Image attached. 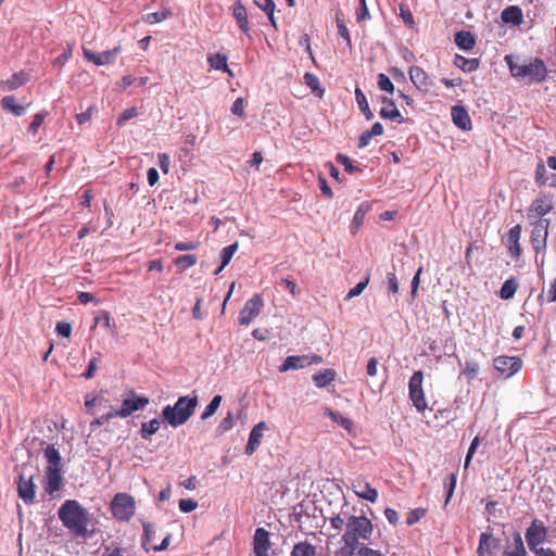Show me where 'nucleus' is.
<instances>
[{"label": "nucleus", "instance_id": "1", "mask_svg": "<svg viewBox=\"0 0 556 556\" xmlns=\"http://www.w3.org/2000/svg\"><path fill=\"white\" fill-rule=\"evenodd\" d=\"M374 533V526L366 516L351 515L346 519L345 532L342 535L343 546L337 552L339 556H353L364 546L362 542H369Z\"/></svg>", "mask_w": 556, "mask_h": 556}, {"label": "nucleus", "instance_id": "2", "mask_svg": "<svg viewBox=\"0 0 556 556\" xmlns=\"http://www.w3.org/2000/svg\"><path fill=\"white\" fill-rule=\"evenodd\" d=\"M505 62L513 77L525 80L527 84H542L548 77L545 62L540 58H521L506 55Z\"/></svg>", "mask_w": 556, "mask_h": 556}, {"label": "nucleus", "instance_id": "3", "mask_svg": "<svg viewBox=\"0 0 556 556\" xmlns=\"http://www.w3.org/2000/svg\"><path fill=\"white\" fill-rule=\"evenodd\" d=\"M63 526L74 535L80 538H90L94 530H89L91 521L89 511L75 500H66L58 511Z\"/></svg>", "mask_w": 556, "mask_h": 556}, {"label": "nucleus", "instance_id": "4", "mask_svg": "<svg viewBox=\"0 0 556 556\" xmlns=\"http://www.w3.org/2000/svg\"><path fill=\"white\" fill-rule=\"evenodd\" d=\"M198 395L180 396L174 405H166L163 408V419L172 427L177 428L186 424L193 415L198 406Z\"/></svg>", "mask_w": 556, "mask_h": 556}, {"label": "nucleus", "instance_id": "5", "mask_svg": "<svg viewBox=\"0 0 556 556\" xmlns=\"http://www.w3.org/2000/svg\"><path fill=\"white\" fill-rule=\"evenodd\" d=\"M112 515L119 521H129L136 511L135 498L127 493H117L111 502Z\"/></svg>", "mask_w": 556, "mask_h": 556}, {"label": "nucleus", "instance_id": "6", "mask_svg": "<svg viewBox=\"0 0 556 556\" xmlns=\"http://www.w3.org/2000/svg\"><path fill=\"white\" fill-rule=\"evenodd\" d=\"M548 529L545 523L534 518L527 528L525 538L529 549L534 554L542 547L541 545L547 541Z\"/></svg>", "mask_w": 556, "mask_h": 556}, {"label": "nucleus", "instance_id": "7", "mask_svg": "<svg viewBox=\"0 0 556 556\" xmlns=\"http://www.w3.org/2000/svg\"><path fill=\"white\" fill-rule=\"evenodd\" d=\"M422 381L424 374L421 370H417L413 374L408 382L409 399L419 413H422L428 406L422 389Z\"/></svg>", "mask_w": 556, "mask_h": 556}, {"label": "nucleus", "instance_id": "8", "mask_svg": "<svg viewBox=\"0 0 556 556\" xmlns=\"http://www.w3.org/2000/svg\"><path fill=\"white\" fill-rule=\"evenodd\" d=\"M530 224L533 227L530 236L532 248L536 254L544 253L547 245L549 220H532Z\"/></svg>", "mask_w": 556, "mask_h": 556}, {"label": "nucleus", "instance_id": "9", "mask_svg": "<svg viewBox=\"0 0 556 556\" xmlns=\"http://www.w3.org/2000/svg\"><path fill=\"white\" fill-rule=\"evenodd\" d=\"M149 397L138 395L134 390H128L123 395V404L119 408V417L126 418L139 409H143L149 404Z\"/></svg>", "mask_w": 556, "mask_h": 556}, {"label": "nucleus", "instance_id": "10", "mask_svg": "<svg viewBox=\"0 0 556 556\" xmlns=\"http://www.w3.org/2000/svg\"><path fill=\"white\" fill-rule=\"evenodd\" d=\"M122 47L116 46L111 50L102 51L100 53H96L87 48L83 47V55L88 61L93 63L97 66L109 65L114 63L116 58L121 54Z\"/></svg>", "mask_w": 556, "mask_h": 556}, {"label": "nucleus", "instance_id": "11", "mask_svg": "<svg viewBox=\"0 0 556 556\" xmlns=\"http://www.w3.org/2000/svg\"><path fill=\"white\" fill-rule=\"evenodd\" d=\"M323 362V357L317 354L313 355H292L288 356L283 364L279 367L280 372H286L288 370L300 369L307 367L313 364H320Z\"/></svg>", "mask_w": 556, "mask_h": 556}, {"label": "nucleus", "instance_id": "12", "mask_svg": "<svg viewBox=\"0 0 556 556\" xmlns=\"http://www.w3.org/2000/svg\"><path fill=\"white\" fill-rule=\"evenodd\" d=\"M494 368L506 378L511 377L522 367V361L517 356L501 355L494 358Z\"/></svg>", "mask_w": 556, "mask_h": 556}, {"label": "nucleus", "instance_id": "13", "mask_svg": "<svg viewBox=\"0 0 556 556\" xmlns=\"http://www.w3.org/2000/svg\"><path fill=\"white\" fill-rule=\"evenodd\" d=\"M263 306V299L260 294H254L248 300L240 312L239 324L242 326L249 325L258 314Z\"/></svg>", "mask_w": 556, "mask_h": 556}, {"label": "nucleus", "instance_id": "14", "mask_svg": "<svg viewBox=\"0 0 556 556\" xmlns=\"http://www.w3.org/2000/svg\"><path fill=\"white\" fill-rule=\"evenodd\" d=\"M553 210V201L552 198L544 194L538 197L533 200L529 211H528V219L532 220H543V216L548 214Z\"/></svg>", "mask_w": 556, "mask_h": 556}, {"label": "nucleus", "instance_id": "15", "mask_svg": "<svg viewBox=\"0 0 556 556\" xmlns=\"http://www.w3.org/2000/svg\"><path fill=\"white\" fill-rule=\"evenodd\" d=\"M408 74L413 85L420 92L427 94L432 90L434 83L424 68L419 66H410Z\"/></svg>", "mask_w": 556, "mask_h": 556}, {"label": "nucleus", "instance_id": "16", "mask_svg": "<svg viewBox=\"0 0 556 556\" xmlns=\"http://www.w3.org/2000/svg\"><path fill=\"white\" fill-rule=\"evenodd\" d=\"M351 488L359 498L366 500L370 503H376L378 500V491L361 476L352 480Z\"/></svg>", "mask_w": 556, "mask_h": 556}, {"label": "nucleus", "instance_id": "17", "mask_svg": "<svg viewBox=\"0 0 556 556\" xmlns=\"http://www.w3.org/2000/svg\"><path fill=\"white\" fill-rule=\"evenodd\" d=\"M35 489L34 476H26L24 472H21L17 480V493L25 504L34 503L36 497Z\"/></svg>", "mask_w": 556, "mask_h": 556}, {"label": "nucleus", "instance_id": "18", "mask_svg": "<svg viewBox=\"0 0 556 556\" xmlns=\"http://www.w3.org/2000/svg\"><path fill=\"white\" fill-rule=\"evenodd\" d=\"M500 539L493 536L492 529L489 527L479 536L476 556H493L494 552L500 547Z\"/></svg>", "mask_w": 556, "mask_h": 556}, {"label": "nucleus", "instance_id": "19", "mask_svg": "<svg viewBox=\"0 0 556 556\" xmlns=\"http://www.w3.org/2000/svg\"><path fill=\"white\" fill-rule=\"evenodd\" d=\"M267 429L268 427L265 421H260L252 428L249 434L248 444L245 445L247 455H253L254 452L258 448L263 439L264 431Z\"/></svg>", "mask_w": 556, "mask_h": 556}, {"label": "nucleus", "instance_id": "20", "mask_svg": "<svg viewBox=\"0 0 556 556\" xmlns=\"http://www.w3.org/2000/svg\"><path fill=\"white\" fill-rule=\"evenodd\" d=\"M255 556H268L270 548L269 532L264 528H257L253 538Z\"/></svg>", "mask_w": 556, "mask_h": 556}, {"label": "nucleus", "instance_id": "21", "mask_svg": "<svg viewBox=\"0 0 556 556\" xmlns=\"http://www.w3.org/2000/svg\"><path fill=\"white\" fill-rule=\"evenodd\" d=\"M62 485V468L47 467L46 470V492L53 494Z\"/></svg>", "mask_w": 556, "mask_h": 556}, {"label": "nucleus", "instance_id": "22", "mask_svg": "<svg viewBox=\"0 0 556 556\" xmlns=\"http://www.w3.org/2000/svg\"><path fill=\"white\" fill-rule=\"evenodd\" d=\"M521 237V226L516 225L511 227L507 233V241H508V252L511 257L518 258L521 254V247L519 244V240Z\"/></svg>", "mask_w": 556, "mask_h": 556}, {"label": "nucleus", "instance_id": "23", "mask_svg": "<svg viewBox=\"0 0 556 556\" xmlns=\"http://www.w3.org/2000/svg\"><path fill=\"white\" fill-rule=\"evenodd\" d=\"M452 119L453 123L463 130H468L471 128V119L464 106L454 105L452 108Z\"/></svg>", "mask_w": 556, "mask_h": 556}, {"label": "nucleus", "instance_id": "24", "mask_svg": "<svg viewBox=\"0 0 556 556\" xmlns=\"http://www.w3.org/2000/svg\"><path fill=\"white\" fill-rule=\"evenodd\" d=\"M501 18L506 24L519 26L523 23V13L518 5H509L502 11Z\"/></svg>", "mask_w": 556, "mask_h": 556}, {"label": "nucleus", "instance_id": "25", "mask_svg": "<svg viewBox=\"0 0 556 556\" xmlns=\"http://www.w3.org/2000/svg\"><path fill=\"white\" fill-rule=\"evenodd\" d=\"M382 103L391 106V109H389V108H381L379 114H380V116L382 118L391 119V121L397 122L400 124L404 122L403 115L395 108L394 101L392 99H389V98L384 97V98H382Z\"/></svg>", "mask_w": 556, "mask_h": 556}, {"label": "nucleus", "instance_id": "26", "mask_svg": "<svg viewBox=\"0 0 556 556\" xmlns=\"http://www.w3.org/2000/svg\"><path fill=\"white\" fill-rule=\"evenodd\" d=\"M232 15L237 20L239 28L247 34L250 29L249 27V18H248V12L244 5L237 1L232 5Z\"/></svg>", "mask_w": 556, "mask_h": 556}, {"label": "nucleus", "instance_id": "27", "mask_svg": "<svg viewBox=\"0 0 556 556\" xmlns=\"http://www.w3.org/2000/svg\"><path fill=\"white\" fill-rule=\"evenodd\" d=\"M527 549L525 547L522 538L520 533H516L514 535V543L513 545H508L503 551L502 556H527Z\"/></svg>", "mask_w": 556, "mask_h": 556}, {"label": "nucleus", "instance_id": "28", "mask_svg": "<svg viewBox=\"0 0 556 556\" xmlns=\"http://www.w3.org/2000/svg\"><path fill=\"white\" fill-rule=\"evenodd\" d=\"M207 62L210 66L217 71H223L227 73L229 76H233L232 71L228 67L227 56L222 53H213L208 54Z\"/></svg>", "mask_w": 556, "mask_h": 556}, {"label": "nucleus", "instance_id": "29", "mask_svg": "<svg viewBox=\"0 0 556 556\" xmlns=\"http://www.w3.org/2000/svg\"><path fill=\"white\" fill-rule=\"evenodd\" d=\"M29 80V75L24 71L14 73L10 78L5 81H2L1 85L8 90H14L18 87L25 85Z\"/></svg>", "mask_w": 556, "mask_h": 556}, {"label": "nucleus", "instance_id": "30", "mask_svg": "<svg viewBox=\"0 0 556 556\" xmlns=\"http://www.w3.org/2000/svg\"><path fill=\"white\" fill-rule=\"evenodd\" d=\"M455 43L458 48L468 51L475 47L476 40L470 31L460 30L455 34Z\"/></svg>", "mask_w": 556, "mask_h": 556}, {"label": "nucleus", "instance_id": "31", "mask_svg": "<svg viewBox=\"0 0 556 556\" xmlns=\"http://www.w3.org/2000/svg\"><path fill=\"white\" fill-rule=\"evenodd\" d=\"M3 110L11 112L15 116H22L26 113V106L16 104L13 96H5L1 100Z\"/></svg>", "mask_w": 556, "mask_h": 556}, {"label": "nucleus", "instance_id": "32", "mask_svg": "<svg viewBox=\"0 0 556 556\" xmlns=\"http://www.w3.org/2000/svg\"><path fill=\"white\" fill-rule=\"evenodd\" d=\"M336 378V371L333 369H324L313 376V381L318 388H326Z\"/></svg>", "mask_w": 556, "mask_h": 556}, {"label": "nucleus", "instance_id": "33", "mask_svg": "<svg viewBox=\"0 0 556 556\" xmlns=\"http://www.w3.org/2000/svg\"><path fill=\"white\" fill-rule=\"evenodd\" d=\"M454 64L462 71L470 73L478 70L480 62L478 59H467L463 55L456 54Z\"/></svg>", "mask_w": 556, "mask_h": 556}, {"label": "nucleus", "instance_id": "34", "mask_svg": "<svg viewBox=\"0 0 556 556\" xmlns=\"http://www.w3.org/2000/svg\"><path fill=\"white\" fill-rule=\"evenodd\" d=\"M45 458L48 463L47 467L62 468V458L58 448L50 444L45 450Z\"/></svg>", "mask_w": 556, "mask_h": 556}, {"label": "nucleus", "instance_id": "35", "mask_svg": "<svg viewBox=\"0 0 556 556\" xmlns=\"http://www.w3.org/2000/svg\"><path fill=\"white\" fill-rule=\"evenodd\" d=\"M316 547L306 541L296 543L291 552V556H316Z\"/></svg>", "mask_w": 556, "mask_h": 556}, {"label": "nucleus", "instance_id": "36", "mask_svg": "<svg viewBox=\"0 0 556 556\" xmlns=\"http://www.w3.org/2000/svg\"><path fill=\"white\" fill-rule=\"evenodd\" d=\"M355 99L358 104L359 110L363 112L367 121H370L374 118V114L369 108V104L367 102V98L365 93L359 89H355Z\"/></svg>", "mask_w": 556, "mask_h": 556}, {"label": "nucleus", "instance_id": "37", "mask_svg": "<svg viewBox=\"0 0 556 556\" xmlns=\"http://www.w3.org/2000/svg\"><path fill=\"white\" fill-rule=\"evenodd\" d=\"M238 248H239L238 242H235L230 245L225 247L222 250V252H220L222 265L215 271V275H218L224 269V267L230 263V261H231L233 254L237 252Z\"/></svg>", "mask_w": 556, "mask_h": 556}, {"label": "nucleus", "instance_id": "38", "mask_svg": "<svg viewBox=\"0 0 556 556\" xmlns=\"http://www.w3.org/2000/svg\"><path fill=\"white\" fill-rule=\"evenodd\" d=\"M161 422L159 419L154 418L148 422H142L140 428V435L143 440H149L153 434H155L160 429Z\"/></svg>", "mask_w": 556, "mask_h": 556}, {"label": "nucleus", "instance_id": "39", "mask_svg": "<svg viewBox=\"0 0 556 556\" xmlns=\"http://www.w3.org/2000/svg\"><path fill=\"white\" fill-rule=\"evenodd\" d=\"M304 83L316 97L323 98L324 89L320 87L319 78L316 75L313 73H305Z\"/></svg>", "mask_w": 556, "mask_h": 556}, {"label": "nucleus", "instance_id": "40", "mask_svg": "<svg viewBox=\"0 0 556 556\" xmlns=\"http://www.w3.org/2000/svg\"><path fill=\"white\" fill-rule=\"evenodd\" d=\"M142 527H143L142 547L147 552H149L150 549H152V546H153L151 543H152V540L155 534V529H154V526L148 521H143Z\"/></svg>", "mask_w": 556, "mask_h": 556}, {"label": "nucleus", "instance_id": "41", "mask_svg": "<svg viewBox=\"0 0 556 556\" xmlns=\"http://www.w3.org/2000/svg\"><path fill=\"white\" fill-rule=\"evenodd\" d=\"M517 289H518V282L516 281V279L514 277H510L503 283V286L500 290L501 299H503V300L511 299L515 295Z\"/></svg>", "mask_w": 556, "mask_h": 556}, {"label": "nucleus", "instance_id": "42", "mask_svg": "<svg viewBox=\"0 0 556 556\" xmlns=\"http://www.w3.org/2000/svg\"><path fill=\"white\" fill-rule=\"evenodd\" d=\"M197 262H198V258L195 255L185 254V255H180V256L176 257L174 261V264L180 271H184L187 268L194 266L197 264Z\"/></svg>", "mask_w": 556, "mask_h": 556}, {"label": "nucleus", "instance_id": "43", "mask_svg": "<svg viewBox=\"0 0 556 556\" xmlns=\"http://www.w3.org/2000/svg\"><path fill=\"white\" fill-rule=\"evenodd\" d=\"M336 24H337L339 36L344 39V41L346 42V45L349 47H351V37H350L349 29L345 25L344 18L342 17V14L339 12L336 14Z\"/></svg>", "mask_w": 556, "mask_h": 556}, {"label": "nucleus", "instance_id": "44", "mask_svg": "<svg viewBox=\"0 0 556 556\" xmlns=\"http://www.w3.org/2000/svg\"><path fill=\"white\" fill-rule=\"evenodd\" d=\"M326 415H327V416H328L332 421H334V422H337V424L341 425L344 429H346V430H349V431H350V430L352 429V427H353V422H352L349 418H346V417L342 416L339 412L331 410V409H327Z\"/></svg>", "mask_w": 556, "mask_h": 556}, {"label": "nucleus", "instance_id": "45", "mask_svg": "<svg viewBox=\"0 0 556 556\" xmlns=\"http://www.w3.org/2000/svg\"><path fill=\"white\" fill-rule=\"evenodd\" d=\"M222 400H223L222 395H215L212 399V401L210 402V404L203 410V413L201 415V419L205 420V419L212 417L218 409V407L222 403Z\"/></svg>", "mask_w": 556, "mask_h": 556}, {"label": "nucleus", "instance_id": "46", "mask_svg": "<svg viewBox=\"0 0 556 556\" xmlns=\"http://www.w3.org/2000/svg\"><path fill=\"white\" fill-rule=\"evenodd\" d=\"M103 394H104V391L101 390L98 395H89L88 394L85 397V407H86L88 414L93 415L94 414L93 407L97 404L102 405Z\"/></svg>", "mask_w": 556, "mask_h": 556}, {"label": "nucleus", "instance_id": "47", "mask_svg": "<svg viewBox=\"0 0 556 556\" xmlns=\"http://www.w3.org/2000/svg\"><path fill=\"white\" fill-rule=\"evenodd\" d=\"M369 280H370V275L366 274L364 279L362 281H359L354 288H352L348 292L345 300H351L352 298L359 295L368 286Z\"/></svg>", "mask_w": 556, "mask_h": 556}, {"label": "nucleus", "instance_id": "48", "mask_svg": "<svg viewBox=\"0 0 556 556\" xmlns=\"http://www.w3.org/2000/svg\"><path fill=\"white\" fill-rule=\"evenodd\" d=\"M479 371V364L475 361H466L462 374L468 381L472 380Z\"/></svg>", "mask_w": 556, "mask_h": 556}, {"label": "nucleus", "instance_id": "49", "mask_svg": "<svg viewBox=\"0 0 556 556\" xmlns=\"http://www.w3.org/2000/svg\"><path fill=\"white\" fill-rule=\"evenodd\" d=\"M534 180L535 184L540 187L547 184L546 168L542 160H540L536 164Z\"/></svg>", "mask_w": 556, "mask_h": 556}, {"label": "nucleus", "instance_id": "50", "mask_svg": "<svg viewBox=\"0 0 556 556\" xmlns=\"http://www.w3.org/2000/svg\"><path fill=\"white\" fill-rule=\"evenodd\" d=\"M48 115V112L47 111H41V112H38L31 123L29 124L28 126V131H30L31 134L36 135L38 132V129L40 128V126L42 125L45 118L47 117Z\"/></svg>", "mask_w": 556, "mask_h": 556}, {"label": "nucleus", "instance_id": "51", "mask_svg": "<svg viewBox=\"0 0 556 556\" xmlns=\"http://www.w3.org/2000/svg\"><path fill=\"white\" fill-rule=\"evenodd\" d=\"M169 16H170V12L168 10L153 12V13L147 14L146 22H148L150 24H155V23H160V22L166 20Z\"/></svg>", "mask_w": 556, "mask_h": 556}, {"label": "nucleus", "instance_id": "52", "mask_svg": "<svg viewBox=\"0 0 556 556\" xmlns=\"http://www.w3.org/2000/svg\"><path fill=\"white\" fill-rule=\"evenodd\" d=\"M425 515H426V509H424V508L412 509L407 514L406 523L408 526H413V525L417 523Z\"/></svg>", "mask_w": 556, "mask_h": 556}, {"label": "nucleus", "instance_id": "53", "mask_svg": "<svg viewBox=\"0 0 556 556\" xmlns=\"http://www.w3.org/2000/svg\"><path fill=\"white\" fill-rule=\"evenodd\" d=\"M378 86L381 90L392 93L394 91V85L386 74L378 75Z\"/></svg>", "mask_w": 556, "mask_h": 556}, {"label": "nucleus", "instance_id": "54", "mask_svg": "<svg viewBox=\"0 0 556 556\" xmlns=\"http://www.w3.org/2000/svg\"><path fill=\"white\" fill-rule=\"evenodd\" d=\"M457 477L455 473H450L447 477V480L444 483V486L446 488V503L451 500L453 496L455 486H456Z\"/></svg>", "mask_w": 556, "mask_h": 556}, {"label": "nucleus", "instance_id": "55", "mask_svg": "<svg viewBox=\"0 0 556 556\" xmlns=\"http://www.w3.org/2000/svg\"><path fill=\"white\" fill-rule=\"evenodd\" d=\"M400 14H401V17L403 18L404 23L407 26H409V27L414 26V24H415L414 17H413V14L409 11L407 5H405V4L400 5Z\"/></svg>", "mask_w": 556, "mask_h": 556}, {"label": "nucleus", "instance_id": "56", "mask_svg": "<svg viewBox=\"0 0 556 556\" xmlns=\"http://www.w3.org/2000/svg\"><path fill=\"white\" fill-rule=\"evenodd\" d=\"M200 247V241L191 240L188 242H177L175 244V250L177 251H192L197 250Z\"/></svg>", "mask_w": 556, "mask_h": 556}, {"label": "nucleus", "instance_id": "57", "mask_svg": "<svg viewBox=\"0 0 556 556\" xmlns=\"http://www.w3.org/2000/svg\"><path fill=\"white\" fill-rule=\"evenodd\" d=\"M198 507V503L191 498H182L179 501V509L184 513H191Z\"/></svg>", "mask_w": 556, "mask_h": 556}, {"label": "nucleus", "instance_id": "58", "mask_svg": "<svg viewBox=\"0 0 556 556\" xmlns=\"http://www.w3.org/2000/svg\"><path fill=\"white\" fill-rule=\"evenodd\" d=\"M337 161L344 167V170L352 174L354 170H356V167L352 164L349 156L339 153L337 155Z\"/></svg>", "mask_w": 556, "mask_h": 556}, {"label": "nucleus", "instance_id": "59", "mask_svg": "<svg viewBox=\"0 0 556 556\" xmlns=\"http://www.w3.org/2000/svg\"><path fill=\"white\" fill-rule=\"evenodd\" d=\"M231 113L235 115H238L241 118H244V99L243 98H237L236 101L232 103L231 106Z\"/></svg>", "mask_w": 556, "mask_h": 556}, {"label": "nucleus", "instance_id": "60", "mask_svg": "<svg viewBox=\"0 0 556 556\" xmlns=\"http://www.w3.org/2000/svg\"><path fill=\"white\" fill-rule=\"evenodd\" d=\"M137 115H138V110L136 108L126 109L119 115V117L117 119V125H122L123 123L136 117Z\"/></svg>", "mask_w": 556, "mask_h": 556}, {"label": "nucleus", "instance_id": "61", "mask_svg": "<svg viewBox=\"0 0 556 556\" xmlns=\"http://www.w3.org/2000/svg\"><path fill=\"white\" fill-rule=\"evenodd\" d=\"M254 4L266 14L275 12V2L273 0H254Z\"/></svg>", "mask_w": 556, "mask_h": 556}, {"label": "nucleus", "instance_id": "62", "mask_svg": "<svg viewBox=\"0 0 556 556\" xmlns=\"http://www.w3.org/2000/svg\"><path fill=\"white\" fill-rule=\"evenodd\" d=\"M369 17V12L366 5V0H359V7L356 10L357 22H363Z\"/></svg>", "mask_w": 556, "mask_h": 556}, {"label": "nucleus", "instance_id": "63", "mask_svg": "<svg viewBox=\"0 0 556 556\" xmlns=\"http://www.w3.org/2000/svg\"><path fill=\"white\" fill-rule=\"evenodd\" d=\"M159 160V166L162 169L164 174H167L170 166V159L169 155L166 153H159L157 154Z\"/></svg>", "mask_w": 556, "mask_h": 556}, {"label": "nucleus", "instance_id": "64", "mask_svg": "<svg viewBox=\"0 0 556 556\" xmlns=\"http://www.w3.org/2000/svg\"><path fill=\"white\" fill-rule=\"evenodd\" d=\"M356 553L358 556H384L380 551L367 546H362Z\"/></svg>", "mask_w": 556, "mask_h": 556}]
</instances>
